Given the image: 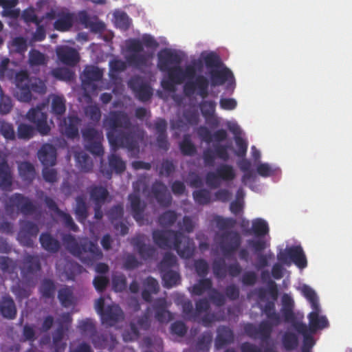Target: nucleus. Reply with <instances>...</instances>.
I'll use <instances>...</instances> for the list:
<instances>
[{
    "label": "nucleus",
    "instance_id": "bf43d9fd",
    "mask_svg": "<svg viewBox=\"0 0 352 352\" xmlns=\"http://www.w3.org/2000/svg\"><path fill=\"white\" fill-rule=\"evenodd\" d=\"M204 64L208 69H219L222 65L220 56L215 52H211L202 56Z\"/></svg>",
    "mask_w": 352,
    "mask_h": 352
},
{
    "label": "nucleus",
    "instance_id": "09e8293b",
    "mask_svg": "<svg viewBox=\"0 0 352 352\" xmlns=\"http://www.w3.org/2000/svg\"><path fill=\"white\" fill-rule=\"evenodd\" d=\"M177 217L178 215L175 211L168 210L158 217L157 222L162 227H170L176 222Z\"/></svg>",
    "mask_w": 352,
    "mask_h": 352
},
{
    "label": "nucleus",
    "instance_id": "58836bf2",
    "mask_svg": "<svg viewBox=\"0 0 352 352\" xmlns=\"http://www.w3.org/2000/svg\"><path fill=\"white\" fill-rule=\"evenodd\" d=\"M76 164L80 171L89 173L92 171L94 164L90 157L83 151L77 152L75 154Z\"/></svg>",
    "mask_w": 352,
    "mask_h": 352
},
{
    "label": "nucleus",
    "instance_id": "6e6552de",
    "mask_svg": "<svg viewBox=\"0 0 352 352\" xmlns=\"http://www.w3.org/2000/svg\"><path fill=\"white\" fill-rule=\"evenodd\" d=\"M214 241L222 255L226 258H230L241 247L242 237L238 231L230 230L217 233Z\"/></svg>",
    "mask_w": 352,
    "mask_h": 352
},
{
    "label": "nucleus",
    "instance_id": "b1692460",
    "mask_svg": "<svg viewBox=\"0 0 352 352\" xmlns=\"http://www.w3.org/2000/svg\"><path fill=\"white\" fill-rule=\"evenodd\" d=\"M76 14L67 9L58 11V19L54 23V28L59 32H67L74 25Z\"/></svg>",
    "mask_w": 352,
    "mask_h": 352
},
{
    "label": "nucleus",
    "instance_id": "680f3d73",
    "mask_svg": "<svg viewBox=\"0 0 352 352\" xmlns=\"http://www.w3.org/2000/svg\"><path fill=\"white\" fill-rule=\"evenodd\" d=\"M165 72L168 74V78L175 82V83L181 85L184 82V69L179 65L168 68Z\"/></svg>",
    "mask_w": 352,
    "mask_h": 352
},
{
    "label": "nucleus",
    "instance_id": "2f4dec72",
    "mask_svg": "<svg viewBox=\"0 0 352 352\" xmlns=\"http://www.w3.org/2000/svg\"><path fill=\"white\" fill-rule=\"evenodd\" d=\"M103 76V71L96 66L89 65L85 67L81 76L84 85H90L93 82L101 80Z\"/></svg>",
    "mask_w": 352,
    "mask_h": 352
},
{
    "label": "nucleus",
    "instance_id": "a878e982",
    "mask_svg": "<svg viewBox=\"0 0 352 352\" xmlns=\"http://www.w3.org/2000/svg\"><path fill=\"white\" fill-rule=\"evenodd\" d=\"M312 311L308 315L310 331L314 333L318 329H323L329 326L327 318L324 316H320V307H311Z\"/></svg>",
    "mask_w": 352,
    "mask_h": 352
},
{
    "label": "nucleus",
    "instance_id": "1a4fd4ad",
    "mask_svg": "<svg viewBox=\"0 0 352 352\" xmlns=\"http://www.w3.org/2000/svg\"><path fill=\"white\" fill-rule=\"evenodd\" d=\"M21 275L27 285H34L37 274L41 270L40 258L38 255L26 254L20 264Z\"/></svg>",
    "mask_w": 352,
    "mask_h": 352
},
{
    "label": "nucleus",
    "instance_id": "de8ad7c7",
    "mask_svg": "<svg viewBox=\"0 0 352 352\" xmlns=\"http://www.w3.org/2000/svg\"><path fill=\"white\" fill-rule=\"evenodd\" d=\"M51 74L56 79L66 82L73 80L75 77L74 72L67 67H56L52 70Z\"/></svg>",
    "mask_w": 352,
    "mask_h": 352
},
{
    "label": "nucleus",
    "instance_id": "aec40b11",
    "mask_svg": "<svg viewBox=\"0 0 352 352\" xmlns=\"http://www.w3.org/2000/svg\"><path fill=\"white\" fill-rule=\"evenodd\" d=\"M131 244L143 260L152 258L156 252L155 248L146 243L144 234H138L131 240Z\"/></svg>",
    "mask_w": 352,
    "mask_h": 352
},
{
    "label": "nucleus",
    "instance_id": "4c0bfd02",
    "mask_svg": "<svg viewBox=\"0 0 352 352\" xmlns=\"http://www.w3.org/2000/svg\"><path fill=\"white\" fill-rule=\"evenodd\" d=\"M269 232V226L266 221L258 218L252 221V229L247 230L248 234H253L256 237L265 236Z\"/></svg>",
    "mask_w": 352,
    "mask_h": 352
},
{
    "label": "nucleus",
    "instance_id": "2eb2a0df",
    "mask_svg": "<svg viewBox=\"0 0 352 352\" xmlns=\"http://www.w3.org/2000/svg\"><path fill=\"white\" fill-rule=\"evenodd\" d=\"M151 195L162 208L169 207L173 201L167 186L161 181H155L151 187Z\"/></svg>",
    "mask_w": 352,
    "mask_h": 352
},
{
    "label": "nucleus",
    "instance_id": "a18cd8bd",
    "mask_svg": "<svg viewBox=\"0 0 352 352\" xmlns=\"http://www.w3.org/2000/svg\"><path fill=\"white\" fill-rule=\"evenodd\" d=\"M216 172L221 180L226 182L232 181L236 177V173L232 166L227 164L219 165L217 168Z\"/></svg>",
    "mask_w": 352,
    "mask_h": 352
},
{
    "label": "nucleus",
    "instance_id": "5701e85b",
    "mask_svg": "<svg viewBox=\"0 0 352 352\" xmlns=\"http://www.w3.org/2000/svg\"><path fill=\"white\" fill-rule=\"evenodd\" d=\"M134 192L129 195V201L130 202L131 214L134 219L137 222L143 220V213L146 208V204L141 200L140 195V189L133 184Z\"/></svg>",
    "mask_w": 352,
    "mask_h": 352
},
{
    "label": "nucleus",
    "instance_id": "4d7b16f0",
    "mask_svg": "<svg viewBox=\"0 0 352 352\" xmlns=\"http://www.w3.org/2000/svg\"><path fill=\"white\" fill-rule=\"evenodd\" d=\"M276 326L266 320L261 321L258 326V337L263 341L268 340L272 333L273 327Z\"/></svg>",
    "mask_w": 352,
    "mask_h": 352
},
{
    "label": "nucleus",
    "instance_id": "f257e3e1",
    "mask_svg": "<svg viewBox=\"0 0 352 352\" xmlns=\"http://www.w3.org/2000/svg\"><path fill=\"white\" fill-rule=\"evenodd\" d=\"M104 126L107 129L109 142L114 150L124 148L130 152L138 151L145 132L138 125L132 124L126 112L111 111L104 121Z\"/></svg>",
    "mask_w": 352,
    "mask_h": 352
},
{
    "label": "nucleus",
    "instance_id": "79ce46f5",
    "mask_svg": "<svg viewBox=\"0 0 352 352\" xmlns=\"http://www.w3.org/2000/svg\"><path fill=\"white\" fill-rule=\"evenodd\" d=\"M76 203L74 212L76 219L79 222H83L88 217L87 206L85 197L83 195L77 196Z\"/></svg>",
    "mask_w": 352,
    "mask_h": 352
},
{
    "label": "nucleus",
    "instance_id": "0e129e2a",
    "mask_svg": "<svg viewBox=\"0 0 352 352\" xmlns=\"http://www.w3.org/2000/svg\"><path fill=\"white\" fill-rule=\"evenodd\" d=\"M212 272L214 277L223 280L227 275L226 263L223 258L215 259L212 263Z\"/></svg>",
    "mask_w": 352,
    "mask_h": 352
},
{
    "label": "nucleus",
    "instance_id": "052dcab7",
    "mask_svg": "<svg viewBox=\"0 0 352 352\" xmlns=\"http://www.w3.org/2000/svg\"><path fill=\"white\" fill-rule=\"evenodd\" d=\"M176 265V256L170 252H166L157 267L160 272H161L169 270H173L172 268L174 267Z\"/></svg>",
    "mask_w": 352,
    "mask_h": 352
},
{
    "label": "nucleus",
    "instance_id": "393cba45",
    "mask_svg": "<svg viewBox=\"0 0 352 352\" xmlns=\"http://www.w3.org/2000/svg\"><path fill=\"white\" fill-rule=\"evenodd\" d=\"M100 318L102 324L112 327L124 318V313L118 305H108Z\"/></svg>",
    "mask_w": 352,
    "mask_h": 352
},
{
    "label": "nucleus",
    "instance_id": "c756f323",
    "mask_svg": "<svg viewBox=\"0 0 352 352\" xmlns=\"http://www.w3.org/2000/svg\"><path fill=\"white\" fill-rule=\"evenodd\" d=\"M13 177L11 168L7 160L3 159L0 162V188L8 191L11 190Z\"/></svg>",
    "mask_w": 352,
    "mask_h": 352
},
{
    "label": "nucleus",
    "instance_id": "dca6fc26",
    "mask_svg": "<svg viewBox=\"0 0 352 352\" xmlns=\"http://www.w3.org/2000/svg\"><path fill=\"white\" fill-rule=\"evenodd\" d=\"M78 21L85 28L94 33H101L105 30V24L96 15H90L85 10L79 11L76 15Z\"/></svg>",
    "mask_w": 352,
    "mask_h": 352
},
{
    "label": "nucleus",
    "instance_id": "c85d7f7f",
    "mask_svg": "<svg viewBox=\"0 0 352 352\" xmlns=\"http://www.w3.org/2000/svg\"><path fill=\"white\" fill-rule=\"evenodd\" d=\"M0 314L6 319L13 320L17 314L15 302L9 294H5L0 301Z\"/></svg>",
    "mask_w": 352,
    "mask_h": 352
},
{
    "label": "nucleus",
    "instance_id": "0eeeda50",
    "mask_svg": "<svg viewBox=\"0 0 352 352\" xmlns=\"http://www.w3.org/2000/svg\"><path fill=\"white\" fill-rule=\"evenodd\" d=\"M16 87L19 89L17 92L18 99L20 101L28 102L31 101L32 91L43 94L45 93L46 87L43 82L38 78L31 79L26 71L21 70L15 76Z\"/></svg>",
    "mask_w": 352,
    "mask_h": 352
},
{
    "label": "nucleus",
    "instance_id": "f8f14e48",
    "mask_svg": "<svg viewBox=\"0 0 352 352\" xmlns=\"http://www.w3.org/2000/svg\"><path fill=\"white\" fill-rule=\"evenodd\" d=\"M129 86L133 91L135 97L141 102L148 101L153 94L150 84L140 76L131 78L129 81Z\"/></svg>",
    "mask_w": 352,
    "mask_h": 352
},
{
    "label": "nucleus",
    "instance_id": "f704fd0d",
    "mask_svg": "<svg viewBox=\"0 0 352 352\" xmlns=\"http://www.w3.org/2000/svg\"><path fill=\"white\" fill-rule=\"evenodd\" d=\"M261 310L267 318V322L274 323L275 325L281 324L282 318L276 311V305L274 301H267L264 306L261 307Z\"/></svg>",
    "mask_w": 352,
    "mask_h": 352
},
{
    "label": "nucleus",
    "instance_id": "20e7f679",
    "mask_svg": "<svg viewBox=\"0 0 352 352\" xmlns=\"http://www.w3.org/2000/svg\"><path fill=\"white\" fill-rule=\"evenodd\" d=\"M209 80L204 75H198L194 80H188L185 82L183 91L186 97H191L195 93L202 99L208 96ZM217 103L214 100H202L199 103V108L202 115L205 118L211 117L215 111Z\"/></svg>",
    "mask_w": 352,
    "mask_h": 352
},
{
    "label": "nucleus",
    "instance_id": "9d476101",
    "mask_svg": "<svg viewBox=\"0 0 352 352\" xmlns=\"http://www.w3.org/2000/svg\"><path fill=\"white\" fill-rule=\"evenodd\" d=\"M15 209L24 215H28L36 212V206L28 197L16 192L9 197L5 203L8 214H12Z\"/></svg>",
    "mask_w": 352,
    "mask_h": 352
},
{
    "label": "nucleus",
    "instance_id": "473e14b6",
    "mask_svg": "<svg viewBox=\"0 0 352 352\" xmlns=\"http://www.w3.org/2000/svg\"><path fill=\"white\" fill-rule=\"evenodd\" d=\"M41 247L50 253H57L60 249V241L48 232H43L39 237Z\"/></svg>",
    "mask_w": 352,
    "mask_h": 352
},
{
    "label": "nucleus",
    "instance_id": "72a5a7b5",
    "mask_svg": "<svg viewBox=\"0 0 352 352\" xmlns=\"http://www.w3.org/2000/svg\"><path fill=\"white\" fill-rule=\"evenodd\" d=\"M210 76L212 86L223 85L227 80L234 78L232 72L227 67L222 69H212Z\"/></svg>",
    "mask_w": 352,
    "mask_h": 352
},
{
    "label": "nucleus",
    "instance_id": "6ab92c4d",
    "mask_svg": "<svg viewBox=\"0 0 352 352\" xmlns=\"http://www.w3.org/2000/svg\"><path fill=\"white\" fill-rule=\"evenodd\" d=\"M28 120L35 124L37 131L41 135H47L51 130L47 124V116L40 109H31L27 113Z\"/></svg>",
    "mask_w": 352,
    "mask_h": 352
},
{
    "label": "nucleus",
    "instance_id": "5fc2aeb1",
    "mask_svg": "<svg viewBox=\"0 0 352 352\" xmlns=\"http://www.w3.org/2000/svg\"><path fill=\"white\" fill-rule=\"evenodd\" d=\"M115 25L122 30H127L131 25V19L123 11H116L113 14Z\"/></svg>",
    "mask_w": 352,
    "mask_h": 352
},
{
    "label": "nucleus",
    "instance_id": "a19ab883",
    "mask_svg": "<svg viewBox=\"0 0 352 352\" xmlns=\"http://www.w3.org/2000/svg\"><path fill=\"white\" fill-rule=\"evenodd\" d=\"M212 281L209 278H201L191 287L190 292L195 296H201L207 291L212 289Z\"/></svg>",
    "mask_w": 352,
    "mask_h": 352
},
{
    "label": "nucleus",
    "instance_id": "ddd939ff",
    "mask_svg": "<svg viewBox=\"0 0 352 352\" xmlns=\"http://www.w3.org/2000/svg\"><path fill=\"white\" fill-rule=\"evenodd\" d=\"M289 258L299 268L303 269L307 267V258L301 246H292L288 248L286 252H280L277 255L278 260L285 264L288 263Z\"/></svg>",
    "mask_w": 352,
    "mask_h": 352
},
{
    "label": "nucleus",
    "instance_id": "603ef678",
    "mask_svg": "<svg viewBox=\"0 0 352 352\" xmlns=\"http://www.w3.org/2000/svg\"><path fill=\"white\" fill-rule=\"evenodd\" d=\"M77 327L82 336L88 338H89L96 329L95 323L90 318H86L79 321Z\"/></svg>",
    "mask_w": 352,
    "mask_h": 352
},
{
    "label": "nucleus",
    "instance_id": "3c124183",
    "mask_svg": "<svg viewBox=\"0 0 352 352\" xmlns=\"http://www.w3.org/2000/svg\"><path fill=\"white\" fill-rule=\"evenodd\" d=\"M35 135V128L32 125L21 123L17 127L16 135L19 140H29Z\"/></svg>",
    "mask_w": 352,
    "mask_h": 352
},
{
    "label": "nucleus",
    "instance_id": "774afa93",
    "mask_svg": "<svg viewBox=\"0 0 352 352\" xmlns=\"http://www.w3.org/2000/svg\"><path fill=\"white\" fill-rule=\"evenodd\" d=\"M212 335L210 331L204 332L197 342L196 348L199 351L208 352L210 348Z\"/></svg>",
    "mask_w": 352,
    "mask_h": 352
},
{
    "label": "nucleus",
    "instance_id": "f03ea898",
    "mask_svg": "<svg viewBox=\"0 0 352 352\" xmlns=\"http://www.w3.org/2000/svg\"><path fill=\"white\" fill-rule=\"evenodd\" d=\"M153 242L162 249L170 248L173 245L180 257L184 258H190L194 252V248L188 239L186 245L182 248V239L184 238L181 231L173 230H154L152 232Z\"/></svg>",
    "mask_w": 352,
    "mask_h": 352
},
{
    "label": "nucleus",
    "instance_id": "cd10ccee",
    "mask_svg": "<svg viewBox=\"0 0 352 352\" xmlns=\"http://www.w3.org/2000/svg\"><path fill=\"white\" fill-rule=\"evenodd\" d=\"M38 157L44 166H53L56 162V150L50 144H43L38 151Z\"/></svg>",
    "mask_w": 352,
    "mask_h": 352
},
{
    "label": "nucleus",
    "instance_id": "423d86ee",
    "mask_svg": "<svg viewBox=\"0 0 352 352\" xmlns=\"http://www.w3.org/2000/svg\"><path fill=\"white\" fill-rule=\"evenodd\" d=\"M144 46L148 48L156 49L159 46L157 41L150 34H144L142 40L131 39L127 43V50L131 52L126 56L127 63L135 67H146L148 61L152 57V54L149 55L142 53Z\"/></svg>",
    "mask_w": 352,
    "mask_h": 352
},
{
    "label": "nucleus",
    "instance_id": "9b49d317",
    "mask_svg": "<svg viewBox=\"0 0 352 352\" xmlns=\"http://www.w3.org/2000/svg\"><path fill=\"white\" fill-rule=\"evenodd\" d=\"M82 135L85 143V148L91 154L102 156L104 148L102 145L103 135L102 132L93 127H87L82 131Z\"/></svg>",
    "mask_w": 352,
    "mask_h": 352
},
{
    "label": "nucleus",
    "instance_id": "864d4df0",
    "mask_svg": "<svg viewBox=\"0 0 352 352\" xmlns=\"http://www.w3.org/2000/svg\"><path fill=\"white\" fill-rule=\"evenodd\" d=\"M283 346L287 351H293L298 346V338L293 332L286 331L282 337Z\"/></svg>",
    "mask_w": 352,
    "mask_h": 352
},
{
    "label": "nucleus",
    "instance_id": "7ed1b4c3",
    "mask_svg": "<svg viewBox=\"0 0 352 352\" xmlns=\"http://www.w3.org/2000/svg\"><path fill=\"white\" fill-rule=\"evenodd\" d=\"M63 241L72 255L88 265H92L96 260L102 257V252L97 243L91 241L84 240L78 243L74 236L67 234L63 236Z\"/></svg>",
    "mask_w": 352,
    "mask_h": 352
},
{
    "label": "nucleus",
    "instance_id": "a211bd4d",
    "mask_svg": "<svg viewBox=\"0 0 352 352\" xmlns=\"http://www.w3.org/2000/svg\"><path fill=\"white\" fill-rule=\"evenodd\" d=\"M157 68L161 72H166L171 65H179L182 60L181 56L175 51L165 48L159 52L157 54Z\"/></svg>",
    "mask_w": 352,
    "mask_h": 352
},
{
    "label": "nucleus",
    "instance_id": "338daca9",
    "mask_svg": "<svg viewBox=\"0 0 352 352\" xmlns=\"http://www.w3.org/2000/svg\"><path fill=\"white\" fill-rule=\"evenodd\" d=\"M56 291V285L50 279H44L40 287V292L45 298H53Z\"/></svg>",
    "mask_w": 352,
    "mask_h": 352
},
{
    "label": "nucleus",
    "instance_id": "ea45409f",
    "mask_svg": "<svg viewBox=\"0 0 352 352\" xmlns=\"http://www.w3.org/2000/svg\"><path fill=\"white\" fill-rule=\"evenodd\" d=\"M19 173L23 181L32 182L36 175L34 166L29 162H22L18 166Z\"/></svg>",
    "mask_w": 352,
    "mask_h": 352
},
{
    "label": "nucleus",
    "instance_id": "e2e57ef3",
    "mask_svg": "<svg viewBox=\"0 0 352 352\" xmlns=\"http://www.w3.org/2000/svg\"><path fill=\"white\" fill-rule=\"evenodd\" d=\"M181 153L185 156H193L197 153V148L192 142L189 135H185L179 143Z\"/></svg>",
    "mask_w": 352,
    "mask_h": 352
},
{
    "label": "nucleus",
    "instance_id": "49530a36",
    "mask_svg": "<svg viewBox=\"0 0 352 352\" xmlns=\"http://www.w3.org/2000/svg\"><path fill=\"white\" fill-rule=\"evenodd\" d=\"M225 318V313L223 309L212 313L207 311L202 317L201 322L204 327H209L213 322L223 321Z\"/></svg>",
    "mask_w": 352,
    "mask_h": 352
},
{
    "label": "nucleus",
    "instance_id": "c03bdc74",
    "mask_svg": "<svg viewBox=\"0 0 352 352\" xmlns=\"http://www.w3.org/2000/svg\"><path fill=\"white\" fill-rule=\"evenodd\" d=\"M160 274L164 283V285L166 288L173 287L180 283L179 274L173 270L161 272Z\"/></svg>",
    "mask_w": 352,
    "mask_h": 352
},
{
    "label": "nucleus",
    "instance_id": "c9c22d12",
    "mask_svg": "<svg viewBox=\"0 0 352 352\" xmlns=\"http://www.w3.org/2000/svg\"><path fill=\"white\" fill-rule=\"evenodd\" d=\"M0 269L3 274H9L11 279L18 278L16 263L9 257L0 256Z\"/></svg>",
    "mask_w": 352,
    "mask_h": 352
},
{
    "label": "nucleus",
    "instance_id": "37998d69",
    "mask_svg": "<svg viewBox=\"0 0 352 352\" xmlns=\"http://www.w3.org/2000/svg\"><path fill=\"white\" fill-rule=\"evenodd\" d=\"M58 298L64 307H69L74 303V293L72 287L65 286L58 290Z\"/></svg>",
    "mask_w": 352,
    "mask_h": 352
},
{
    "label": "nucleus",
    "instance_id": "69168bd1",
    "mask_svg": "<svg viewBox=\"0 0 352 352\" xmlns=\"http://www.w3.org/2000/svg\"><path fill=\"white\" fill-rule=\"evenodd\" d=\"M176 165L172 160L164 159L160 166L158 175L160 177H170L175 173Z\"/></svg>",
    "mask_w": 352,
    "mask_h": 352
},
{
    "label": "nucleus",
    "instance_id": "4468645a",
    "mask_svg": "<svg viewBox=\"0 0 352 352\" xmlns=\"http://www.w3.org/2000/svg\"><path fill=\"white\" fill-rule=\"evenodd\" d=\"M39 228L35 223L31 221H21L18 239L23 245L32 248L34 246L33 238L37 236Z\"/></svg>",
    "mask_w": 352,
    "mask_h": 352
},
{
    "label": "nucleus",
    "instance_id": "8fccbe9b",
    "mask_svg": "<svg viewBox=\"0 0 352 352\" xmlns=\"http://www.w3.org/2000/svg\"><path fill=\"white\" fill-rule=\"evenodd\" d=\"M214 221L217 227L221 232L230 230L235 227L236 221L232 217H223L219 215H216L214 217Z\"/></svg>",
    "mask_w": 352,
    "mask_h": 352
},
{
    "label": "nucleus",
    "instance_id": "7c9ffc66",
    "mask_svg": "<svg viewBox=\"0 0 352 352\" xmlns=\"http://www.w3.org/2000/svg\"><path fill=\"white\" fill-rule=\"evenodd\" d=\"M234 341V333L228 327L221 326L217 329V335L215 339L214 345L216 349H222L227 344Z\"/></svg>",
    "mask_w": 352,
    "mask_h": 352
},
{
    "label": "nucleus",
    "instance_id": "6e6d98bb",
    "mask_svg": "<svg viewBox=\"0 0 352 352\" xmlns=\"http://www.w3.org/2000/svg\"><path fill=\"white\" fill-rule=\"evenodd\" d=\"M0 134L7 141H13L16 139V133L13 124L5 120H0Z\"/></svg>",
    "mask_w": 352,
    "mask_h": 352
},
{
    "label": "nucleus",
    "instance_id": "4be33fe9",
    "mask_svg": "<svg viewBox=\"0 0 352 352\" xmlns=\"http://www.w3.org/2000/svg\"><path fill=\"white\" fill-rule=\"evenodd\" d=\"M80 119L77 116H69L60 121L59 129L67 138L74 139L79 135L78 126Z\"/></svg>",
    "mask_w": 352,
    "mask_h": 352
},
{
    "label": "nucleus",
    "instance_id": "e433bc0d",
    "mask_svg": "<svg viewBox=\"0 0 352 352\" xmlns=\"http://www.w3.org/2000/svg\"><path fill=\"white\" fill-rule=\"evenodd\" d=\"M90 198L95 205H102L106 201L109 192L107 189L101 186H91L89 188Z\"/></svg>",
    "mask_w": 352,
    "mask_h": 352
},
{
    "label": "nucleus",
    "instance_id": "bb28decb",
    "mask_svg": "<svg viewBox=\"0 0 352 352\" xmlns=\"http://www.w3.org/2000/svg\"><path fill=\"white\" fill-rule=\"evenodd\" d=\"M152 307L155 311V317L158 322L166 323L173 319V314L166 309L167 303L165 298H160L156 299Z\"/></svg>",
    "mask_w": 352,
    "mask_h": 352
},
{
    "label": "nucleus",
    "instance_id": "f3484780",
    "mask_svg": "<svg viewBox=\"0 0 352 352\" xmlns=\"http://www.w3.org/2000/svg\"><path fill=\"white\" fill-rule=\"evenodd\" d=\"M57 60L66 66L74 67L80 60L78 52L67 45H58L56 48Z\"/></svg>",
    "mask_w": 352,
    "mask_h": 352
},
{
    "label": "nucleus",
    "instance_id": "412c9836",
    "mask_svg": "<svg viewBox=\"0 0 352 352\" xmlns=\"http://www.w3.org/2000/svg\"><path fill=\"white\" fill-rule=\"evenodd\" d=\"M108 162L109 168H107L103 164V161L102 160L100 170L104 176L109 179L111 177L113 171L118 174H120L126 169L125 162L116 153H111L109 155Z\"/></svg>",
    "mask_w": 352,
    "mask_h": 352
},
{
    "label": "nucleus",
    "instance_id": "39448f33",
    "mask_svg": "<svg viewBox=\"0 0 352 352\" xmlns=\"http://www.w3.org/2000/svg\"><path fill=\"white\" fill-rule=\"evenodd\" d=\"M294 309V300L290 296L285 294L282 296V307L280 309L283 320L286 323L292 324L294 329L304 336V344L301 352H311V349L314 344V341L310 335V329H309L306 324L296 321Z\"/></svg>",
    "mask_w": 352,
    "mask_h": 352
},
{
    "label": "nucleus",
    "instance_id": "13d9d810",
    "mask_svg": "<svg viewBox=\"0 0 352 352\" xmlns=\"http://www.w3.org/2000/svg\"><path fill=\"white\" fill-rule=\"evenodd\" d=\"M28 63L31 67L45 65L47 64V58L44 54L32 49L29 52Z\"/></svg>",
    "mask_w": 352,
    "mask_h": 352
}]
</instances>
